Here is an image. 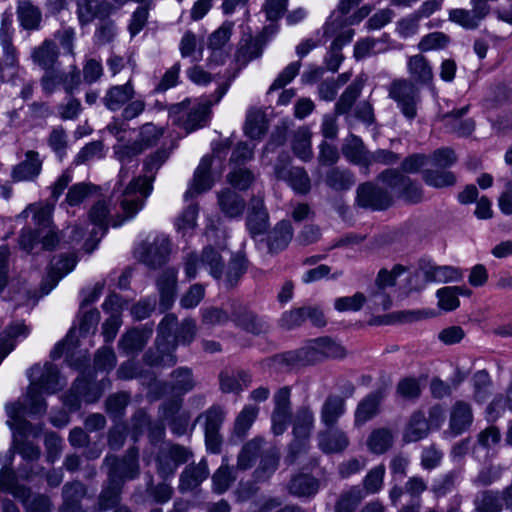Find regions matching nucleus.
<instances>
[{
	"label": "nucleus",
	"instance_id": "nucleus-10",
	"mask_svg": "<svg viewBox=\"0 0 512 512\" xmlns=\"http://www.w3.org/2000/svg\"><path fill=\"white\" fill-rule=\"evenodd\" d=\"M230 321L247 333L260 335L269 331V324L247 305L238 300L229 301Z\"/></svg>",
	"mask_w": 512,
	"mask_h": 512
},
{
	"label": "nucleus",
	"instance_id": "nucleus-57",
	"mask_svg": "<svg viewBox=\"0 0 512 512\" xmlns=\"http://www.w3.org/2000/svg\"><path fill=\"white\" fill-rule=\"evenodd\" d=\"M292 149L294 154L303 161H309L312 158L311 133L305 128H299L292 140Z\"/></svg>",
	"mask_w": 512,
	"mask_h": 512
},
{
	"label": "nucleus",
	"instance_id": "nucleus-46",
	"mask_svg": "<svg viewBox=\"0 0 512 512\" xmlns=\"http://www.w3.org/2000/svg\"><path fill=\"white\" fill-rule=\"evenodd\" d=\"M364 498L365 493L360 486H351L338 496L334 505V512H355Z\"/></svg>",
	"mask_w": 512,
	"mask_h": 512
},
{
	"label": "nucleus",
	"instance_id": "nucleus-61",
	"mask_svg": "<svg viewBox=\"0 0 512 512\" xmlns=\"http://www.w3.org/2000/svg\"><path fill=\"white\" fill-rule=\"evenodd\" d=\"M423 181L434 188L453 186L456 183L454 173L447 170L426 169L422 172Z\"/></svg>",
	"mask_w": 512,
	"mask_h": 512
},
{
	"label": "nucleus",
	"instance_id": "nucleus-49",
	"mask_svg": "<svg viewBox=\"0 0 512 512\" xmlns=\"http://www.w3.org/2000/svg\"><path fill=\"white\" fill-rule=\"evenodd\" d=\"M226 412L220 405H212L206 411L200 413L195 422L203 421L204 432L220 431L225 420Z\"/></svg>",
	"mask_w": 512,
	"mask_h": 512
},
{
	"label": "nucleus",
	"instance_id": "nucleus-28",
	"mask_svg": "<svg viewBox=\"0 0 512 512\" xmlns=\"http://www.w3.org/2000/svg\"><path fill=\"white\" fill-rule=\"evenodd\" d=\"M16 15L20 26L24 30H39L42 23V11L31 0H18Z\"/></svg>",
	"mask_w": 512,
	"mask_h": 512
},
{
	"label": "nucleus",
	"instance_id": "nucleus-24",
	"mask_svg": "<svg viewBox=\"0 0 512 512\" xmlns=\"http://www.w3.org/2000/svg\"><path fill=\"white\" fill-rule=\"evenodd\" d=\"M211 166L212 157L204 156L195 170L191 186L184 194L185 200H189L212 187L213 180L210 174Z\"/></svg>",
	"mask_w": 512,
	"mask_h": 512
},
{
	"label": "nucleus",
	"instance_id": "nucleus-45",
	"mask_svg": "<svg viewBox=\"0 0 512 512\" xmlns=\"http://www.w3.org/2000/svg\"><path fill=\"white\" fill-rule=\"evenodd\" d=\"M394 443V435L392 431L386 427L372 430L367 438L366 445L373 454H384L392 448Z\"/></svg>",
	"mask_w": 512,
	"mask_h": 512
},
{
	"label": "nucleus",
	"instance_id": "nucleus-4",
	"mask_svg": "<svg viewBox=\"0 0 512 512\" xmlns=\"http://www.w3.org/2000/svg\"><path fill=\"white\" fill-rule=\"evenodd\" d=\"M103 465L108 468L107 479L124 487L126 481L137 479L140 475L139 450L130 447L122 457L106 455Z\"/></svg>",
	"mask_w": 512,
	"mask_h": 512
},
{
	"label": "nucleus",
	"instance_id": "nucleus-64",
	"mask_svg": "<svg viewBox=\"0 0 512 512\" xmlns=\"http://www.w3.org/2000/svg\"><path fill=\"white\" fill-rule=\"evenodd\" d=\"M460 478V471L451 470L432 484L431 491L436 498H441L452 492Z\"/></svg>",
	"mask_w": 512,
	"mask_h": 512
},
{
	"label": "nucleus",
	"instance_id": "nucleus-19",
	"mask_svg": "<svg viewBox=\"0 0 512 512\" xmlns=\"http://www.w3.org/2000/svg\"><path fill=\"white\" fill-rule=\"evenodd\" d=\"M87 492V486L79 480L66 482L62 487V504L59 506V512H86L82 501Z\"/></svg>",
	"mask_w": 512,
	"mask_h": 512
},
{
	"label": "nucleus",
	"instance_id": "nucleus-63",
	"mask_svg": "<svg viewBox=\"0 0 512 512\" xmlns=\"http://www.w3.org/2000/svg\"><path fill=\"white\" fill-rule=\"evenodd\" d=\"M129 402L130 395L127 392L112 394L105 402L106 412L113 420H120L124 416Z\"/></svg>",
	"mask_w": 512,
	"mask_h": 512
},
{
	"label": "nucleus",
	"instance_id": "nucleus-52",
	"mask_svg": "<svg viewBox=\"0 0 512 512\" xmlns=\"http://www.w3.org/2000/svg\"><path fill=\"white\" fill-rule=\"evenodd\" d=\"M263 444L261 438H254L245 443L237 456L238 470H247L253 466L254 461L259 456Z\"/></svg>",
	"mask_w": 512,
	"mask_h": 512
},
{
	"label": "nucleus",
	"instance_id": "nucleus-6",
	"mask_svg": "<svg viewBox=\"0 0 512 512\" xmlns=\"http://www.w3.org/2000/svg\"><path fill=\"white\" fill-rule=\"evenodd\" d=\"M76 263L77 258L75 254L62 255L58 258H54L51 262V269L41 285L40 292L26 286L23 288L25 302L27 304L31 302L34 305L42 296L48 294L62 277L71 272L76 266Z\"/></svg>",
	"mask_w": 512,
	"mask_h": 512
},
{
	"label": "nucleus",
	"instance_id": "nucleus-17",
	"mask_svg": "<svg viewBox=\"0 0 512 512\" xmlns=\"http://www.w3.org/2000/svg\"><path fill=\"white\" fill-rule=\"evenodd\" d=\"M209 474L208 462L205 458L198 463H189L179 475V492L183 494L197 489L209 477Z\"/></svg>",
	"mask_w": 512,
	"mask_h": 512
},
{
	"label": "nucleus",
	"instance_id": "nucleus-15",
	"mask_svg": "<svg viewBox=\"0 0 512 512\" xmlns=\"http://www.w3.org/2000/svg\"><path fill=\"white\" fill-rule=\"evenodd\" d=\"M178 271L167 267L157 276L155 284L159 294V309L161 313L171 309L177 295Z\"/></svg>",
	"mask_w": 512,
	"mask_h": 512
},
{
	"label": "nucleus",
	"instance_id": "nucleus-26",
	"mask_svg": "<svg viewBox=\"0 0 512 512\" xmlns=\"http://www.w3.org/2000/svg\"><path fill=\"white\" fill-rule=\"evenodd\" d=\"M384 398L381 390H376L365 396L357 405L355 410V426H362L373 419L380 412V404Z\"/></svg>",
	"mask_w": 512,
	"mask_h": 512
},
{
	"label": "nucleus",
	"instance_id": "nucleus-22",
	"mask_svg": "<svg viewBox=\"0 0 512 512\" xmlns=\"http://www.w3.org/2000/svg\"><path fill=\"white\" fill-rule=\"evenodd\" d=\"M77 16L79 23L85 26L95 18L102 19L109 17L114 6L105 0H76Z\"/></svg>",
	"mask_w": 512,
	"mask_h": 512
},
{
	"label": "nucleus",
	"instance_id": "nucleus-38",
	"mask_svg": "<svg viewBox=\"0 0 512 512\" xmlns=\"http://www.w3.org/2000/svg\"><path fill=\"white\" fill-rule=\"evenodd\" d=\"M152 333V327L146 326L143 329H132L121 337L119 348L126 354L138 353L144 348Z\"/></svg>",
	"mask_w": 512,
	"mask_h": 512
},
{
	"label": "nucleus",
	"instance_id": "nucleus-47",
	"mask_svg": "<svg viewBox=\"0 0 512 512\" xmlns=\"http://www.w3.org/2000/svg\"><path fill=\"white\" fill-rule=\"evenodd\" d=\"M0 491L11 494L16 499L24 498L29 492V487L20 484L14 470L8 466L0 469Z\"/></svg>",
	"mask_w": 512,
	"mask_h": 512
},
{
	"label": "nucleus",
	"instance_id": "nucleus-51",
	"mask_svg": "<svg viewBox=\"0 0 512 512\" xmlns=\"http://www.w3.org/2000/svg\"><path fill=\"white\" fill-rule=\"evenodd\" d=\"M280 455L278 452L271 450L266 452L260 460L258 467L253 473L256 482L267 481L277 470L279 465Z\"/></svg>",
	"mask_w": 512,
	"mask_h": 512
},
{
	"label": "nucleus",
	"instance_id": "nucleus-27",
	"mask_svg": "<svg viewBox=\"0 0 512 512\" xmlns=\"http://www.w3.org/2000/svg\"><path fill=\"white\" fill-rule=\"evenodd\" d=\"M311 350L313 364L322 361L324 358H343L346 355L345 348L329 337H320L307 346Z\"/></svg>",
	"mask_w": 512,
	"mask_h": 512
},
{
	"label": "nucleus",
	"instance_id": "nucleus-34",
	"mask_svg": "<svg viewBox=\"0 0 512 512\" xmlns=\"http://www.w3.org/2000/svg\"><path fill=\"white\" fill-rule=\"evenodd\" d=\"M134 95L135 90L132 82L129 80L123 85L110 87L102 98V102L108 110L117 111L128 101L132 100Z\"/></svg>",
	"mask_w": 512,
	"mask_h": 512
},
{
	"label": "nucleus",
	"instance_id": "nucleus-20",
	"mask_svg": "<svg viewBox=\"0 0 512 512\" xmlns=\"http://www.w3.org/2000/svg\"><path fill=\"white\" fill-rule=\"evenodd\" d=\"M123 491L124 487L121 484L106 479L101 485V490L95 504L91 508V512L114 511V509L123 504L121 502Z\"/></svg>",
	"mask_w": 512,
	"mask_h": 512
},
{
	"label": "nucleus",
	"instance_id": "nucleus-55",
	"mask_svg": "<svg viewBox=\"0 0 512 512\" xmlns=\"http://www.w3.org/2000/svg\"><path fill=\"white\" fill-rule=\"evenodd\" d=\"M233 28V22L225 21L216 31L210 35L208 46L213 50V58L223 57V52L221 49L229 41Z\"/></svg>",
	"mask_w": 512,
	"mask_h": 512
},
{
	"label": "nucleus",
	"instance_id": "nucleus-1",
	"mask_svg": "<svg viewBox=\"0 0 512 512\" xmlns=\"http://www.w3.org/2000/svg\"><path fill=\"white\" fill-rule=\"evenodd\" d=\"M55 203L29 205L22 214L33 213V220L38 226L36 230L24 228L18 236L19 248L28 254L38 255L42 251H52L60 246V236L50 228Z\"/></svg>",
	"mask_w": 512,
	"mask_h": 512
},
{
	"label": "nucleus",
	"instance_id": "nucleus-8",
	"mask_svg": "<svg viewBox=\"0 0 512 512\" xmlns=\"http://www.w3.org/2000/svg\"><path fill=\"white\" fill-rule=\"evenodd\" d=\"M171 253V242L163 234L157 235L152 241L146 240L140 243L135 251V257L146 266L156 269L164 265Z\"/></svg>",
	"mask_w": 512,
	"mask_h": 512
},
{
	"label": "nucleus",
	"instance_id": "nucleus-7",
	"mask_svg": "<svg viewBox=\"0 0 512 512\" xmlns=\"http://www.w3.org/2000/svg\"><path fill=\"white\" fill-rule=\"evenodd\" d=\"M199 267L205 268L215 280H221L224 275L225 261L217 249L206 246L200 255L189 253L184 259V271L189 280L197 276Z\"/></svg>",
	"mask_w": 512,
	"mask_h": 512
},
{
	"label": "nucleus",
	"instance_id": "nucleus-62",
	"mask_svg": "<svg viewBox=\"0 0 512 512\" xmlns=\"http://www.w3.org/2000/svg\"><path fill=\"white\" fill-rule=\"evenodd\" d=\"M386 473V468L384 464H379L372 468L364 477L361 488L365 493V496L368 494H376L381 491L384 484V476Z\"/></svg>",
	"mask_w": 512,
	"mask_h": 512
},
{
	"label": "nucleus",
	"instance_id": "nucleus-11",
	"mask_svg": "<svg viewBox=\"0 0 512 512\" xmlns=\"http://www.w3.org/2000/svg\"><path fill=\"white\" fill-rule=\"evenodd\" d=\"M291 388L283 386L273 395L274 408L271 415L272 432L281 435L286 430L292 418Z\"/></svg>",
	"mask_w": 512,
	"mask_h": 512
},
{
	"label": "nucleus",
	"instance_id": "nucleus-32",
	"mask_svg": "<svg viewBox=\"0 0 512 512\" xmlns=\"http://www.w3.org/2000/svg\"><path fill=\"white\" fill-rule=\"evenodd\" d=\"M324 183L333 191L344 192L350 190L355 185L356 179L351 170L334 166L325 172Z\"/></svg>",
	"mask_w": 512,
	"mask_h": 512
},
{
	"label": "nucleus",
	"instance_id": "nucleus-50",
	"mask_svg": "<svg viewBox=\"0 0 512 512\" xmlns=\"http://www.w3.org/2000/svg\"><path fill=\"white\" fill-rule=\"evenodd\" d=\"M348 444V437L343 431L331 430L320 434L319 445L327 453L341 452Z\"/></svg>",
	"mask_w": 512,
	"mask_h": 512
},
{
	"label": "nucleus",
	"instance_id": "nucleus-13",
	"mask_svg": "<svg viewBox=\"0 0 512 512\" xmlns=\"http://www.w3.org/2000/svg\"><path fill=\"white\" fill-rule=\"evenodd\" d=\"M230 82L231 80L221 84L217 88L214 94V100L206 99L198 105L194 106L189 111V113L187 114V118L183 123L184 129L188 133L195 131L196 129L202 128L208 123L211 106L218 103L222 99V97L225 95L230 86Z\"/></svg>",
	"mask_w": 512,
	"mask_h": 512
},
{
	"label": "nucleus",
	"instance_id": "nucleus-21",
	"mask_svg": "<svg viewBox=\"0 0 512 512\" xmlns=\"http://www.w3.org/2000/svg\"><path fill=\"white\" fill-rule=\"evenodd\" d=\"M43 160L37 151L28 150L25 158L12 167L11 179L13 182L34 181L42 171Z\"/></svg>",
	"mask_w": 512,
	"mask_h": 512
},
{
	"label": "nucleus",
	"instance_id": "nucleus-43",
	"mask_svg": "<svg viewBox=\"0 0 512 512\" xmlns=\"http://www.w3.org/2000/svg\"><path fill=\"white\" fill-rule=\"evenodd\" d=\"M345 412V401L339 395H329L321 408V421L328 427H333Z\"/></svg>",
	"mask_w": 512,
	"mask_h": 512
},
{
	"label": "nucleus",
	"instance_id": "nucleus-12",
	"mask_svg": "<svg viewBox=\"0 0 512 512\" xmlns=\"http://www.w3.org/2000/svg\"><path fill=\"white\" fill-rule=\"evenodd\" d=\"M356 202L365 209L385 210L392 204L390 193L372 182H365L356 190Z\"/></svg>",
	"mask_w": 512,
	"mask_h": 512
},
{
	"label": "nucleus",
	"instance_id": "nucleus-39",
	"mask_svg": "<svg viewBox=\"0 0 512 512\" xmlns=\"http://www.w3.org/2000/svg\"><path fill=\"white\" fill-rule=\"evenodd\" d=\"M174 350L172 343L157 341L156 350H148L143 359L149 366L171 367L177 362V357L173 353Z\"/></svg>",
	"mask_w": 512,
	"mask_h": 512
},
{
	"label": "nucleus",
	"instance_id": "nucleus-3",
	"mask_svg": "<svg viewBox=\"0 0 512 512\" xmlns=\"http://www.w3.org/2000/svg\"><path fill=\"white\" fill-rule=\"evenodd\" d=\"M194 453L190 447L178 443L165 442L155 456L156 472L163 480L172 478L178 467L192 459Z\"/></svg>",
	"mask_w": 512,
	"mask_h": 512
},
{
	"label": "nucleus",
	"instance_id": "nucleus-18",
	"mask_svg": "<svg viewBox=\"0 0 512 512\" xmlns=\"http://www.w3.org/2000/svg\"><path fill=\"white\" fill-rule=\"evenodd\" d=\"M121 211H123L121 209ZM110 209L105 201H97L89 211V219L94 225L91 232V240L95 239L97 242L107 232L109 224L113 227L116 221H120L125 218V213L116 215L114 218L108 219ZM122 224H120L121 226ZM119 227V225L117 226Z\"/></svg>",
	"mask_w": 512,
	"mask_h": 512
},
{
	"label": "nucleus",
	"instance_id": "nucleus-41",
	"mask_svg": "<svg viewBox=\"0 0 512 512\" xmlns=\"http://www.w3.org/2000/svg\"><path fill=\"white\" fill-rule=\"evenodd\" d=\"M342 153L349 162L367 168L370 152L358 136L350 135L342 146Z\"/></svg>",
	"mask_w": 512,
	"mask_h": 512
},
{
	"label": "nucleus",
	"instance_id": "nucleus-30",
	"mask_svg": "<svg viewBox=\"0 0 512 512\" xmlns=\"http://www.w3.org/2000/svg\"><path fill=\"white\" fill-rule=\"evenodd\" d=\"M286 489L294 497L311 498L319 490V481L310 474L299 473L291 477Z\"/></svg>",
	"mask_w": 512,
	"mask_h": 512
},
{
	"label": "nucleus",
	"instance_id": "nucleus-48",
	"mask_svg": "<svg viewBox=\"0 0 512 512\" xmlns=\"http://www.w3.org/2000/svg\"><path fill=\"white\" fill-rule=\"evenodd\" d=\"M29 334V328L23 323H14L8 326L0 340V361L8 355L15 347L18 339L26 338Z\"/></svg>",
	"mask_w": 512,
	"mask_h": 512
},
{
	"label": "nucleus",
	"instance_id": "nucleus-14",
	"mask_svg": "<svg viewBox=\"0 0 512 512\" xmlns=\"http://www.w3.org/2000/svg\"><path fill=\"white\" fill-rule=\"evenodd\" d=\"M30 385L39 387L46 393L52 394L60 390L65 383L61 382L58 368L46 362L44 365L36 364L29 370Z\"/></svg>",
	"mask_w": 512,
	"mask_h": 512
},
{
	"label": "nucleus",
	"instance_id": "nucleus-40",
	"mask_svg": "<svg viewBox=\"0 0 512 512\" xmlns=\"http://www.w3.org/2000/svg\"><path fill=\"white\" fill-rule=\"evenodd\" d=\"M293 237V228L289 221L282 220L268 234L267 245L270 253L285 249Z\"/></svg>",
	"mask_w": 512,
	"mask_h": 512
},
{
	"label": "nucleus",
	"instance_id": "nucleus-37",
	"mask_svg": "<svg viewBox=\"0 0 512 512\" xmlns=\"http://www.w3.org/2000/svg\"><path fill=\"white\" fill-rule=\"evenodd\" d=\"M473 422L472 408L465 401H457L451 408L449 426L454 435L466 431Z\"/></svg>",
	"mask_w": 512,
	"mask_h": 512
},
{
	"label": "nucleus",
	"instance_id": "nucleus-56",
	"mask_svg": "<svg viewBox=\"0 0 512 512\" xmlns=\"http://www.w3.org/2000/svg\"><path fill=\"white\" fill-rule=\"evenodd\" d=\"M259 413V407L255 405H246L237 415L234 422V435L239 439L246 436L248 430L253 425Z\"/></svg>",
	"mask_w": 512,
	"mask_h": 512
},
{
	"label": "nucleus",
	"instance_id": "nucleus-33",
	"mask_svg": "<svg viewBox=\"0 0 512 512\" xmlns=\"http://www.w3.org/2000/svg\"><path fill=\"white\" fill-rule=\"evenodd\" d=\"M110 386L111 382L108 378L95 382L82 375L75 380V390L80 392L83 401L88 404L97 402L104 390L110 388Z\"/></svg>",
	"mask_w": 512,
	"mask_h": 512
},
{
	"label": "nucleus",
	"instance_id": "nucleus-59",
	"mask_svg": "<svg viewBox=\"0 0 512 512\" xmlns=\"http://www.w3.org/2000/svg\"><path fill=\"white\" fill-rule=\"evenodd\" d=\"M179 408L180 406L178 403L171 402L165 407L164 413L165 419H168L169 416H172L168 425L172 433L177 436H181L186 433L189 423V415L187 413H182L175 416V414L179 411Z\"/></svg>",
	"mask_w": 512,
	"mask_h": 512
},
{
	"label": "nucleus",
	"instance_id": "nucleus-60",
	"mask_svg": "<svg viewBox=\"0 0 512 512\" xmlns=\"http://www.w3.org/2000/svg\"><path fill=\"white\" fill-rule=\"evenodd\" d=\"M18 500L22 503L25 512H51L53 506L49 496L32 493L30 488L28 494Z\"/></svg>",
	"mask_w": 512,
	"mask_h": 512
},
{
	"label": "nucleus",
	"instance_id": "nucleus-58",
	"mask_svg": "<svg viewBox=\"0 0 512 512\" xmlns=\"http://www.w3.org/2000/svg\"><path fill=\"white\" fill-rule=\"evenodd\" d=\"M408 69L411 77L418 83L427 84L432 80V69L422 55L412 56L408 61Z\"/></svg>",
	"mask_w": 512,
	"mask_h": 512
},
{
	"label": "nucleus",
	"instance_id": "nucleus-31",
	"mask_svg": "<svg viewBox=\"0 0 512 512\" xmlns=\"http://www.w3.org/2000/svg\"><path fill=\"white\" fill-rule=\"evenodd\" d=\"M312 353L306 346L297 350L276 354L271 358V362L279 368L293 369L313 364Z\"/></svg>",
	"mask_w": 512,
	"mask_h": 512
},
{
	"label": "nucleus",
	"instance_id": "nucleus-35",
	"mask_svg": "<svg viewBox=\"0 0 512 512\" xmlns=\"http://www.w3.org/2000/svg\"><path fill=\"white\" fill-rule=\"evenodd\" d=\"M217 200L220 210L229 218L240 217L246 206L245 200L230 188L218 192Z\"/></svg>",
	"mask_w": 512,
	"mask_h": 512
},
{
	"label": "nucleus",
	"instance_id": "nucleus-16",
	"mask_svg": "<svg viewBox=\"0 0 512 512\" xmlns=\"http://www.w3.org/2000/svg\"><path fill=\"white\" fill-rule=\"evenodd\" d=\"M246 226L252 237L263 235L269 228V214L264 206V196L260 193L250 200Z\"/></svg>",
	"mask_w": 512,
	"mask_h": 512
},
{
	"label": "nucleus",
	"instance_id": "nucleus-29",
	"mask_svg": "<svg viewBox=\"0 0 512 512\" xmlns=\"http://www.w3.org/2000/svg\"><path fill=\"white\" fill-rule=\"evenodd\" d=\"M220 389L224 393L239 394L252 383V376L246 370L222 371L219 374Z\"/></svg>",
	"mask_w": 512,
	"mask_h": 512
},
{
	"label": "nucleus",
	"instance_id": "nucleus-36",
	"mask_svg": "<svg viewBox=\"0 0 512 512\" xmlns=\"http://www.w3.org/2000/svg\"><path fill=\"white\" fill-rule=\"evenodd\" d=\"M429 430V422L424 413L415 411L405 425L402 440L405 443L420 441L427 437Z\"/></svg>",
	"mask_w": 512,
	"mask_h": 512
},
{
	"label": "nucleus",
	"instance_id": "nucleus-9",
	"mask_svg": "<svg viewBox=\"0 0 512 512\" xmlns=\"http://www.w3.org/2000/svg\"><path fill=\"white\" fill-rule=\"evenodd\" d=\"M379 179L408 203L417 204L423 199L421 186L397 169L383 171Z\"/></svg>",
	"mask_w": 512,
	"mask_h": 512
},
{
	"label": "nucleus",
	"instance_id": "nucleus-25",
	"mask_svg": "<svg viewBox=\"0 0 512 512\" xmlns=\"http://www.w3.org/2000/svg\"><path fill=\"white\" fill-rule=\"evenodd\" d=\"M249 267V260L245 253L237 251L231 254V257L225 265L224 275L221 279L225 288L232 289L236 287L240 279L245 275Z\"/></svg>",
	"mask_w": 512,
	"mask_h": 512
},
{
	"label": "nucleus",
	"instance_id": "nucleus-54",
	"mask_svg": "<svg viewBox=\"0 0 512 512\" xmlns=\"http://www.w3.org/2000/svg\"><path fill=\"white\" fill-rule=\"evenodd\" d=\"M245 134L251 139H260L267 131L265 114L261 110H250L246 117Z\"/></svg>",
	"mask_w": 512,
	"mask_h": 512
},
{
	"label": "nucleus",
	"instance_id": "nucleus-44",
	"mask_svg": "<svg viewBox=\"0 0 512 512\" xmlns=\"http://www.w3.org/2000/svg\"><path fill=\"white\" fill-rule=\"evenodd\" d=\"M474 512H503L500 491L484 489L476 493L473 499Z\"/></svg>",
	"mask_w": 512,
	"mask_h": 512
},
{
	"label": "nucleus",
	"instance_id": "nucleus-2",
	"mask_svg": "<svg viewBox=\"0 0 512 512\" xmlns=\"http://www.w3.org/2000/svg\"><path fill=\"white\" fill-rule=\"evenodd\" d=\"M168 149H159L146 158L144 163L145 178H133L124 189L119 201L120 208L125 213V218L116 221L114 226L123 224L125 221L134 218V216L144 207L146 198L152 190L151 181L155 173L169 158Z\"/></svg>",
	"mask_w": 512,
	"mask_h": 512
},
{
	"label": "nucleus",
	"instance_id": "nucleus-23",
	"mask_svg": "<svg viewBox=\"0 0 512 512\" xmlns=\"http://www.w3.org/2000/svg\"><path fill=\"white\" fill-rule=\"evenodd\" d=\"M469 106L452 110L442 116L441 120L446 130L460 137H466L472 134L475 129V122L471 118L463 119L468 112Z\"/></svg>",
	"mask_w": 512,
	"mask_h": 512
},
{
	"label": "nucleus",
	"instance_id": "nucleus-5",
	"mask_svg": "<svg viewBox=\"0 0 512 512\" xmlns=\"http://www.w3.org/2000/svg\"><path fill=\"white\" fill-rule=\"evenodd\" d=\"M388 96L392 99L403 116L412 121L417 117L421 103L419 88L408 79H396L388 87Z\"/></svg>",
	"mask_w": 512,
	"mask_h": 512
},
{
	"label": "nucleus",
	"instance_id": "nucleus-53",
	"mask_svg": "<svg viewBox=\"0 0 512 512\" xmlns=\"http://www.w3.org/2000/svg\"><path fill=\"white\" fill-rule=\"evenodd\" d=\"M314 425V413L308 407H301L295 416L293 434L295 438L309 439Z\"/></svg>",
	"mask_w": 512,
	"mask_h": 512
},
{
	"label": "nucleus",
	"instance_id": "nucleus-42",
	"mask_svg": "<svg viewBox=\"0 0 512 512\" xmlns=\"http://www.w3.org/2000/svg\"><path fill=\"white\" fill-rule=\"evenodd\" d=\"M59 57V51L53 40L46 39L32 52V59L35 64L44 70L54 68Z\"/></svg>",
	"mask_w": 512,
	"mask_h": 512
}]
</instances>
